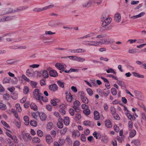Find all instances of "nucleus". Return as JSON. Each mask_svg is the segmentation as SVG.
I'll use <instances>...</instances> for the list:
<instances>
[{
    "label": "nucleus",
    "mask_w": 146,
    "mask_h": 146,
    "mask_svg": "<svg viewBox=\"0 0 146 146\" xmlns=\"http://www.w3.org/2000/svg\"><path fill=\"white\" fill-rule=\"evenodd\" d=\"M63 119L60 117L58 119V122L57 125L58 127L60 129H62L63 127Z\"/></svg>",
    "instance_id": "10"
},
{
    "label": "nucleus",
    "mask_w": 146,
    "mask_h": 146,
    "mask_svg": "<svg viewBox=\"0 0 146 146\" xmlns=\"http://www.w3.org/2000/svg\"><path fill=\"white\" fill-rule=\"evenodd\" d=\"M111 92L113 95L115 96L117 94V90L114 88H112L111 89Z\"/></svg>",
    "instance_id": "46"
},
{
    "label": "nucleus",
    "mask_w": 146,
    "mask_h": 146,
    "mask_svg": "<svg viewBox=\"0 0 146 146\" xmlns=\"http://www.w3.org/2000/svg\"><path fill=\"white\" fill-rule=\"evenodd\" d=\"M21 135L25 141L28 142L32 139V137L30 134L29 133H25L23 131H21Z\"/></svg>",
    "instance_id": "3"
},
{
    "label": "nucleus",
    "mask_w": 146,
    "mask_h": 146,
    "mask_svg": "<svg viewBox=\"0 0 146 146\" xmlns=\"http://www.w3.org/2000/svg\"><path fill=\"white\" fill-rule=\"evenodd\" d=\"M53 127V124L52 122H49L47 124V128L49 129H51Z\"/></svg>",
    "instance_id": "56"
},
{
    "label": "nucleus",
    "mask_w": 146,
    "mask_h": 146,
    "mask_svg": "<svg viewBox=\"0 0 146 146\" xmlns=\"http://www.w3.org/2000/svg\"><path fill=\"white\" fill-rule=\"evenodd\" d=\"M137 52L136 49H129L128 50V52L130 54H134Z\"/></svg>",
    "instance_id": "38"
},
{
    "label": "nucleus",
    "mask_w": 146,
    "mask_h": 146,
    "mask_svg": "<svg viewBox=\"0 0 146 146\" xmlns=\"http://www.w3.org/2000/svg\"><path fill=\"white\" fill-rule=\"evenodd\" d=\"M72 136L74 138L76 137H78L80 135V134L78 131H73L72 132Z\"/></svg>",
    "instance_id": "30"
},
{
    "label": "nucleus",
    "mask_w": 146,
    "mask_h": 146,
    "mask_svg": "<svg viewBox=\"0 0 146 146\" xmlns=\"http://www.w3.org/2000/svg\"><path fill=\"white\" fill-rule=\"evenodd\" d=\"M132 73L134 76L135 77L141 78H143L144 77V76L143 75H141L140 74L136 72H133Z\"/></svg>",
    "instance_id": "36"
},
{
    "label": "nucleus",
    "mask_w": 146,
    "mask_h": 146,
    "mask_svg": "<svg viewBox=\"0 0 146 146\" xmlns=\"http://www.w3.org/2000/svg\"><path fill=\"white\" fill-rule=\"evenodd\" d=\"M105 125L108 128H110L112 126V123L111 121L109 119H107L105 121Z\"/></svg>",
    "instance_id": "20"
},
{
    "label": "nucleus",
    "mask_w": 146,
    "mask_h": 146,
    "mask_svg": "<svg viewBox=\"0 0 146 146\" xmlns=\"http://www.w3.org/2000/svg\"><path fill=\"white\" fill-rule=\"evenodd\" d=\"M84 113L86 115H89L90 114V111L88 108L86 109L83 110Z\"/></svg>",
    "instance_id": "41"
},
{
    "label": "nucleus",
    "mask_w": 146,
    "mask_h": 146,
    "mask_svg": "<svg viewBox=\"0 0 146 146\" xmlns=\"http://www.w3.org/2000/svg\"><path fill=\"white\" fill-rule=\"evenodd\" d=\"M46 141L48 144H50L52 142V139L50 135H47L46 137Z\"/></svg>",
    "instance_id": "11"
},
{
    "label": "nucleus",
    "mask_w": 146,
    "mask_h": 146,
    "mask_svg": "<svg viewBox=\"0 0 146 146\" xmlns=\"http://www.w3.org/2000/svg\"><path fill=\"white\" fill-rule=\"evenodd\" d=\"M117 83L121 87H126V86L125 83L121 80H118L117 79Z\"/></svg>",
    "instance_id": "19"
},
{
    "label": "nucleus",
    "mask_w": 146,
    "mask_h": 146,
    "mask_svg": "<svg viewBox=\"0 0 146 146\" xmlns=\"http://www.w3.org/2000/svg\"><path fill=\"white\" fill-rule=\"evenodd\" d=\"M6 140L7 143L9 144V146H13L14 145L13 143L12 142L11 140L9 138H7Z\"/></svg>",
    "instance_id": "49"
},
{
    "label": "nucleus",
    "mask_w": 146,
    "mask_h": 146,
    "mask_svg": "<svg viewBox=\"0 0 146 146\" xmlns=\"http://www.w3.org/2000/svg\"><path fill=\"white\" fill-rule=\"evenodd\" d=\"M80 105V103L79 101L76 100L74 103L73 108L76 112H78L80 111L79 106Z\"/></svg>",
    "instance_id": "7"
},
{
    "label": "nucleus",
    "mask_w": 146,
    "mask_h": 146,
    "mask_svg": "<svg viewBox=\"0 0 146 146\" xmlns=\"http://www.w3.org/2000/svg\"><path fill=\"white\" fill-rule=\"evenodd\" d=\"M69 113L71 115L73 116L74 114V111L72 108H70L69 110Z\"/></svg>",
    "instance_id": "61"
},
{
    "label": "nucleus",
    "mask_w": 146,
    "mask_h": 146,
    "mask_svg": "<svg viewBox=\"0 0 146 146\" xmlns=\"http://www.w3.org/2000/svg\"><path fill=\"white\" fill-rule=\"evenodd\" d=\"M113 115L114 118L116 120H119L120 119L119 115L116 113L113 114Z\"/></svg>",
    "instance_id": "57"
},
{
    "label": "nucleus",
    "mask_w": 146,
    "mask_h": 146,
    "mask_svg": "<svg viewBox=\"0 0 146 146\" xmlns=\"http://www.w3.org/2000/svg\"><path fill=\"white\" fill-rule=\"evenodd\" d=\"M57 82L58 85L62 88L64 87V83L60 80H58L57 81Z\"/></svg>",
    "instance_id": "32"
},
{
    "label": "nucleus",
    "mask_w": 146,
    "mask_h": 146,
    "mask_svg": "<svg viewBox=\"0 0 146 146\" xmlns=\"http://www.w3.org/2000/svg\"><path fill=\"white\" fill-rule=\"evenodd\" d=\"M37 82L33 81H31L30 82V85L32 87L36 88V87Z\"/></svg>",
    "instance_id": "43"
},
{
    "label": "nucleus",
    "mask_w": 146,
    "mask_h": 146,
    "mask_svg": "<svg viewBox=\"0 0 146 146\" xmlns=\"http://www.w3.org/2000/svg\"><path fill=\"white\" fill-rule=\"evenodd\" d=\"M53 7V5H50L49 6L45 7L43 8H36L33 9L34 12H38L44 11L45 10L51 8Z\"/></svg>",
    "instance_id": "4"
},
{
    "label": "nucleus",
    "mask_w": 146,
    "mask_h": 146,
    "mask_svg": "<svg viewBox=\"0 0 146 146\" xmlns=\"http://www.w3.org/2000/svg\"><path fill=\"white\" fill-rule=\"evenodd\" d=\"M136 131L134 129L132 130L129 132V137L132 138L134 137L136 134Z\"/></svg>",
    "instance_id": "22"
},
{
    "label": "nucleus",
    "mask_w": 146,
    "mask_h": 146,
    "mask_svg": "<svg viewBox=\"0 0 146 146\" xmlns=\"http://www.w3.org/2000/svg\"><path fill=\"white\" fill-rule=\"evenodd\" d=\"M66 107L64 105H60V106L59 111L61 113L62 115H64L65 114L66 112L65 111V109Z\"/></svg>",
    "instance_id": "13"
},
{
    "label": "nucleus",
    "mask_w": 146,
    "mask_h": 146,
    "mask_svg": "<svg viewBox=\"0 0 146 146\" xmlns=\"http://www.w3.org/2000/svg\"><path fill=\"white\" fill-rule=\"evenodd\" d=\"M106 71L108 73H113L114 74H116V72L113 69L111 68L106 70Z\"/></svg>",
    "instance_id": "45"
},
{
    "label": "nucleus",
    "mask_w": 146,
    "mask_h": 146,
    "mask_svg": "<svg viewBox=\"0 0 146 146\" xmlns=\"http://www.w3.org/2000/svg\"><path fill=\"white\" fill-rule=\"evenodd\" d=\"M95 2L94 0H90L87 2L84 3L82 5L84 7H88L94 4Z\"/></svg>",
    "instance_id": "9"
},
{
    "label": "nucleus",
    "mask_w": 146,
    "mask_h": 146,
    "mask_svg": "<svg viewBox=\"0 0 146 146\" xmlns=\"http://www.w3.org/2000/svg\"><path fill=\"white\" fill-rule=\"evenodd\" d=\"M110 29V27L108 26L102 25V27L100 28V31L101 32H103Z\"/></svg>",
    "instance_id": "23"
},
{
    "label": "nucleus",
    "mask_w": 146,
    "mask_h": 146,
    "mask_svg": "<svg viewBox=\"0 0 146 146\" xmlns=\"http://www.w3.org/2000/svg\"><path fill=\"white\" fill-rule=\"evenodd\" d=\"M28 8L27 6H21L18 8L16 10H13L12 8H8L6 9L3 10L4 11H6L4 14L10 13H14L16 12H18L19 11H23L27 9Z\"/></svg>",
    "instance_id": "2"
},
{
    "label": "nucleus",
    "mask_w": 146,
    "mask_h": 146,
    "mask_svg": "<svg viewBox=\"0 0 146 146\" xmlns=\"http://www.w3.org/2000/svg\"><path fill=\"white\" fill-rule=\"evenodd\" d=\"M66 99L67 101L69 102H71L72 100V95L70 94V93L66 95Z\"/></svg>",
    "instance_id": "21"
},
{
    "label": "nucleus",
    "mask_w": 146,
    "mask_h": 146,
    "mask_svg": "<svg viewBox=\"0 0 146 146\" xmlns=\"http://www.w3.org/2000/svg\"><path fill=\"white\" fill-rule=\"evenodd\" d=\"M66 141L69 144H71L72 143V141H71L70 137L69 136H68L66 137Z\"/></svg>",
    "instance_id": "55"
},
{
    "label": "nucleus",
    "mask_w": 146,
    "mask_h": 146,
    "mask_svg": "<svg viewBox=\"0 0 146 146\" xmlns=\"http://www.w3.org/2000/svg\"><path fill=\"white\" fill-rule=\"evenodd\" d=\"M3 97L4 99L5 100H9L10 98L9 95L7 93L4 94Z\"/></svg>",
    "instance_id": "44"
},
{
    "label": "nucleus",
    "mask_w": 146,
    "mask_h": 146,
    "mask_svg": "<svg viewBox=\"0 0 146 146\" xmlns=\"http://www.w3.org/2000/svg\"><path fill=\"white\" fill-rule=\"evenodd\" d=\"M17 111L18 112H21L22 111L21 108L20 107V105L19 104H17L15 105Z\"/></svg>",
    "instance_id": "35"
},
{
    "label": "nucleus",
    "mask_w": 146,
    "mask_h": 146,
    "mask_svg": "<svg viewBox=\"0 0 146 146\" xmlns=\"http://www.w3.org/2000/svg\"><path fill=\"white\" fill-rule=\"evenodd\" d=\"M37 134L40 137H42L43 136V132L40 130H38L37 132Z\"/></svg>",
    "instance_id": "52"
},
{
    "label": "nucleus",
    "mask_w": 146,
    "mask_h": 146,
    "mask_svg": "<svg viewBox=\"0 0 146 146\" xmlns=\"http://www.w3.org/2000/svg\"><path fill=\"white\" fill-rule=\"evenodd\" d=\"M23 119L25 121V124L26 125H28L29 123V117L27 116H25L24 117Z\"/></svg>",
    "instance_id": "28"
},
{
    "label": "nucleus",
    "mask_w": 146,
    "mask_h": 146,
    "mask_svg": "<svg viewBox=\"0 0 146 146\" xmlns=\"http://www.w3.org/2000/svg\"><path fill=\"white\" fill-rule=\"evenodd\" d=\"M55 66L60 70H62V71H64V66L62 64L60 63H56L55 64Z\"/></svg>",
    "instance_id": "12"
},
{
    "label": "nucleus",
    "mask_w": 146,
    "mask_h": 146,
    "mask_svg": "<svg viewBox=\"0 0 146 146\" xmlns=\"http://www.w3.org/2000/svg\"><path fill=\"white\" fill-rule=\"evenodd\" d=\"M33 143H39L40 142V140L37 137H35L33 139Z\"/></svg>",
    "instance_id": "27"
},
{
    "label": "nucleus",
    "mask_w": 146,
    "mask_h": 146,
    "mask_svg": "<svg viewBox=\"0 0 146 146\" xmlns=\"http://www.w3.org/2000/svg\"><path fill=\"white\" fill-rule=\"evenodd\" d=\"M14 78L12 80V83L13 84H16L18 82V79L16 77H14Z\"/></svg>",
    "instance_id": "63"
},
{
    "label": "nucleus",
    "mask_w": 146,
    "mask_h": 146,
    "mask_svg": "<svg viewBox=\"0 0 146 146\" xmlns=\"http://www.w3.org/2000/svg\"><path fill=\"white\" fill-rule=\"evenodd\" d=\"M7 63L9 64H12L15 62L13 59L8 60L6 61Z\"/></svg>",
    "instance_id": "58"
},
{
    "label": "nucleus",
    "mask_w": 146,
    "mask_h": 146,
    "mask_svg": "<svg viewBox=\"0 0 146 146\" xmlns=\"http://www.w3.org/2000/svg\"><path fill=\"white\" fill-rule=\"evenodd\" d=\"M11 139L12 140H13L14 141L15 143H18V140L17 137L16 136H13Z\"/></svg>",
    "instance_id": "48"
},
{
    "label": "nucleus",
    "mask_w": 146,
    "mask_h": 146,
    "mask_svg": "<svg viewBox=\"0 0 146 146\" xmlns=\"http://www.w3.org/2000/svg\"><path fill=\"white\" fill-rule=\"evenodd\" d=\"M42 76L44 78H46L48 77V72L46 70H44L43 71L42 73Z\"/></svg>",
    "instance_id": "39"
},
{
    "label": "nucleus",
    "mask_w": 146,
    "mask_h": 146,
    "mask_svg": "<svg viewBox=\"0 0 146 146\" xmlns=\"http://www.w3.org/2000/svg\"><path fill=\"white\" fill-rule=\"evenodd\" d=\"M93 135L94 137H95L96 139L98 138L99 136L100 135V134L97 133L96 131L94 132L93 134Z\"/></svg>",
    "instance_id": "60"
},
{
    "label": "nucleus",
    "mask_w": 146,
    "mask_h": 146,
    "mask_svg": "<svg viewBox=\"0 0 146 146\" xmlns=\"http://www.w3.org/2000/svg\"><path fill=\"white\" fill-rule=\"evenodd\" d=\"M103 19H102L103 23L102 24V25L107 26L111 22V18H103Z\"/></svg>",
    "instance_id": "6"
},
{
    "label": "nucleus",
    "mask_w": 146,
    "mask_h": 146,
    "mask_svg": "<svg viewBox=\"0 0 146 146\" xmlns=\"http://www.w3.org/2000/svg\"><path fill=\"white\" fill-rule=\"evenodd\" d=\"M11 96L12 98L14 100H16L18 96L17 94L13 93L11 94Z\"/></svg>",
    "instance_id": "59"
},
{
    "label": "nucleus",
    "mask_w": 146,
    "mask_h": 146,
    "mask_svg": "<svg viewBox=\"0 0 146 146\" xmlns=\"http://www.w3.org/2000/svg\"><path fill=\"white\" fill-rule=\"evenodd\" d=\"M1 122L2 124L6 128H10L9 125L5 121L3 120L1 121Z\"/></svg>",
    "instance_id": "37"
},
{
    "label": "nucleus",
    "mask_w": 146,
    "mask_h": 146,
    "mask_svg": "<svg viewBox=\"0 0 146 146\" xmlns=\"http://www.w3.org/2000/svg\"><path fill=\"white\" fill-rule=\"evenodd\" d=\"M48 88L50 90L53 92H54L57 90L58 87L56 84H54L50 85Z\"/></svg>",
    "instance_id": "8"
},
{
    "label": "nucleus",
    "mask_w": 146,
    "mask_h": 146,
    "mask_svg": "<svg viewBox=\"0 0 146 146\" xmlns=\"http://www.w3.org/2000/svg\"><path fill=\"white\" fill-rule=\"evenodd\" d=\"M33 94L35 98L40 103L42 104V100L44 102H47L48 101V99L46 97H43V94L40 92L38 89H35L33 92Z\"/></svg>",
    "instance_id": "1"
},
{
    "label": "nucleus",
    "mask_w": 146,
    "mask_h": 146,
    "mask_svg": "<svg viewBox=\"0 0 146 146\" xmlns=\"http://www.w3.org/2000/svg\"><path fill=\"white\" fill-rule=\"evenodd\" d=\"M29 91V88L27 86H25L23 89L24 93L25 94H27L28 93Z\"/></svg>",
    "instance_id": "54"
},
{
    "label": "nucleus",
    "mask_w": 146,
    "mask_h": 146,
    "mask_svg": "<svg viewBox=\"0 0 146 146\" xmlns=\"http://www.w3.org/2000/svg\"><path fill=\"white\" fill-rule=\"evenodd\" d=\"M126 115L129 119L131 120L133 119V116L130 113L126 112Z\"/></svg>",
    "instance_id": "53"
},
{
    "label": "nucleus",
    "mask_w": 146,
    "mask_h": 146,
    "mask_svg": "<svg viewBox=\"0 0 146 146\" xmlns=\"http://www.w3.org/2000/svg\"><path fill=\"white\" fill-rule=\"evenodd\" d=\"M62 25V22L59 20L55 21H51L49 23V25L52 27L59 26Z\"/></svg>",
    "instance_id": "5"
},
{
    "label": "nucleus",
    "mask_w": 146,
    "mask_h": 146,
    "mask_svg": "<svg viewBox=\"0 0 146 146\" xmlns=\"http://www.w3.org/2000/svg\"><path fill=\"white\" fill-rule=\"evenodd\" d=\"M103 91V95L107 96L109 93V90L107 89H105Z\"/></svg>",
    "instance_id": "40"
},
{
    "label": "nucleus",
    "mask_w": 146,
    "mask_h": 146,
    "mask_svg": "<svg viewBox=\"0 0 146 146\" xmlns=\"http://www.w3.org/2000/svg\"><path fill=\"white\" fill-rule=\"evenodd\" d=\"M133 123L131 121H129L128 122V129L129 130H131L133 128Z\"/></svg>",
    "instance_id": "47"
},
{
    "label": "nucleus",
    "mask_w": 146,
    "mask_h": 146,
    "mask_svg": "<svg viewBox=\"0 0 146 146\" xmlns=\"http://www.w3.org/2000/svg\"><path fill=\"white\" fill-rule=\"evenodd\" d=\"M49 75L50 76L56 77L58 76V73L54 70H52L49 72Z\"/></svg>",
    "instance_id": "15"
},
{
    "label": "nucleus",
    "mask_w": 146,
    "mask_h": 146,
    "mask_svg": "<svg viewBox=\"0 0 146 146\" xmlns=\"http://www.w3.org/2000/svg\"><path fill=\"white\" fill-rule=\"evenodd\" d=\"M84 123L86 126H89L91 124L90 122L89 121H84Z\"/></svg>",
    "instance_id": "62"
},
{
    "label": "nucleus",
    "mask_w": 146,
    "mask_h": 146,
    "mask_svg": "<svg viewBox=\"0 0 146 146\" xmlns=\"http://www.w3.org/2000/svg\"><path fill=\"white\" fill-rule=\"evenodd\" d=\"M64 124L66 126L68 125L70 123L69 118L67 117H65L64 118V119H63Z\"/></svg>",
    "instance_id": "18"
},
{
    "label": "nucleus",
    "mask_w": 146,
    "mask_h": 146,
    "mask_svg": "<svg viewBox=\"0 0 146 146\" xmlns=\"http://www.w3.org/2000/svg\"><path fill=\"white\" fill-rule=\"evenodd\" d=\"M7 109L6 105L2 103H0V109L2 110H5Z\"/></svg>",
    "instance_id": "34"
},
{
    "label": "nucleus",
    "mask_w": 146,
    "mask_h": 146,
    "mask_svg": "<svg viewBox=\"0 0 146 146\" xmlns=\"http://www.w3.org/2000/svg\"><path fill=\"white\" fill-rule=\"evenodd\" d=\"M39 116L41 120L42 121H44L45 120L46 118V115L43 112H41L39 113Z\"/></svg>",
    "instance_id": "16"
},
{
    "label": "nucleus",
    "mask_w": 146,
    "mask_h": 146,
    "mask_svg": "<svg viewBox=\"0 0 146 146\" xmlns=\"http://www.w3.org/2000/svg\"><path fill=\"white\" fill-rule=\"evenodd\" d=\"M140 141L138 139H133L132 140L131 143L136 145H138L140 143Z\"/></svg>",
    "instance_id": "31"
},
{
    "label": "nucleus",
    "mask_w": 146,
    "mask_h": 146,
    "mask_svg": "<svg viewBox=\"0 0 146 146\" xmlns=\"http://www.w3.org/2000/svg\"><path fill=\"white\" fill-rule=\"evenodd\" d=\"M80 99L83 103L85 104H87L88 103V100L85 96L80 98Z\"/></svg>",
    "instance_id": "29"
},
{
    "label": "nucleus",
    "mask_w": 146,
    "mask_h": 146,
    "mask_svg": "<svg viewBox=\"0 0 146 146\" xmlns=\"http://www.w3.org/2000/svg\"><path fill=\"white\" fill-rule=\"evenodd\" d=\"M94 119L95 120H98L100 119L99 114L98 111H95L94 112Z\"/></svg>",
    "instance_id": "25"
},
{
    "label": "nucleus",
    "mask_w": 146,
    "mask_h": 146,
    "mask_svg": "<svg viewBox=\"0 0 146 146\" xmlns=\"http://www.w3.org/2000/svg\"><path fill=\"white\" fill-rule=\"evenodd\" d=\"M30 107L31 109L34 110H37V108L36 105L34 103H32L30 105Z\"/></svg>",
    "instance_id": "33"
},
{
    "label": "nucleus",
    "mask_w": 146,
    "mask_h": 146,
    "mask_svg": "<svg viewBox=\"0 0 146 146\" xmlns=\"http://www.w3.org/2000/svg\"><path fill=\"white\" fill-rule=\"evenodd\" d=\"M50 103H51V104L53 106H55L57 105V102L54 100H51L50 101Z\"/></svg>",
    "instance_id": "64"
},
{
    "label": "nucleus",
    "mask_w": 146,
    "mask_h": 146,
    "mask_svg": "<svg viewBox=\"0 0 146 146\" xmlns=\"http://www.w3.org/2000/svg\"><path fill=\"white\" fill-rule=\"evenodd\" d=\"M87 93L90 96H92L93 94V92L92 90L90 88H88L86 89Z\"/></svg>",
    "instance_id": "42"
},
{
    "label": "nucleus",
    "mask_w": 146,
    "mask_h": 146,
    "mask_svg": "<svg viewBox=\"0 0 146 146\" xmlns=\"http://www.w3.org/2000/svg\"><path fill=\"white\" fill-rule=\"evenodd\" d=\"M26 74L27 76L29 77H32L33 76L32 72V70L31 69H29L27 70Z\"/></svg>",
    "instance_id": "17"
},
{
    "label": "nucleus",
    "mask_w": 146,
    "mask_h": 146,
    "mask_svg": "<svg viewBox=\"0 0 146 146\" xmlns=\"http://www.w3.org/2000/svg\"><path fill=\"white\" fill-rule=\"evenodd\" d=\"M5 21H10L15 18V17L13 16H5Z\"/></svg>",
    "instance_id": "26"
},
{
    "label": "nucleus",
    "mask_w": 146,
    "mask_h": 146,
    "mask_svg": "<svg viewBox=\"0 0 146 146\" xmlns=\"http://www.w3.org/2000/svg\"><path fill=\"white\" fill-rule=\"evenodd\" d=\"M30 124L33 126L36 127L37 125V123L34 120H31L30 121Z\"/></svg>",
    "instance_id": "51"
},
{
    "label": "nucleus",
    "mask_w": 146,
    "mask_h": 146,
    "mask_svg": "<svg viewBox=\"0 0 146 146\" xmlns=\"http://www.w3.org/2000/svg\"><path fill=\"white\" fill-rule=\"evenodd\" d=\"M11 80V78L8 77H5L3 80V84L9 83Z\"/></svg>",
    "instance_id": "24"
},
{
    "label": "nucleus",
    "mask_w": 146,
    "mask_h": 146,
    "mask_svg": "<svg viewBox=\"0 0 146 146\" xmlns=\"http://www.w3.org/2000/svg\"><path fill=\"white\" fill-rule=\"evenodd\" d=\"M121 16L119 13L115 14L114 16V20L116 22H119L121 21Z\"/></svg>",
    "instance_id": "14"
},
{
    "label": "nucleus",
    "mask_w": 146,
    "mask_h": 146,
    "mask_svg": "<svg viewBox=\"0 0 146 146\" xmlns=\"http://www.w3.org/2000/svg\"><path fill=\"white\" fill-rule=\"evenodd\" d=\"M85 96V95L83 92L80 91L78 93V97L80 99Z\"/></svg>",
    "instance_id": "50"
}]
</instances>
